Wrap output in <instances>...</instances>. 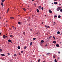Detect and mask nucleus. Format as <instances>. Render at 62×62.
I'll use <instances>...</instances> for the list:
<instances>
[{"mask_svg": "<svg viewBox=\"0 0 62 62\" xmlns=\"http://www.w3.org/2000/svg\"><path fill=\"white\" fill-rule=\"evenodd\" d=\"M3 39H5L6 38V36L5 35H3Z\"/></svg>", "mask_w": 62, "mask_h": 62, "instance_id": "5", "label": "nucleus"}, {"mask_svg": "<svg viewBox=\"0 0 62 62\" xmlns=\"http://www.w3.org/2000/svg\"><path fill=\"white\" fill-rule=\"evenodd\" d=\"M1 34H2V33L1 32L0 33V35H1Z\"/></svg>", "mask_w": 62, "mask_h": 62, "instance_id": "52", "label": "nucleus"}, {"mask_svg": "<svg viewBox=\"0 0 62 62\" xmlns=\"http://www.w3.org/2000/svg\"><path fill=\"white\" fill-rule=\"evenodd\" d=\"M49 38H52V36H51L49 37Z\"/></svg>", "mask_w": 62, "mask_h": 62, "instance_id": "37", "label": "nucleus"}, {"mask_svg": "<svg viewBox=\"0 0 62 62\" xmlns=\"http://www.w3.org/2000/svg\"><path fill=\"white\" fill-rule=\"evenodd\" d=\"M17 56V55L16 54H14V56Z\"/></svg>", "mask_w": 62, "mask_h": 62, "instance_id": "31", "label": "nucleus"}, {"mask_svg": "<svg viewBox=\"0 0 62 62\" xmlns=\"http://www.w3.org/2000/svg\"><path fill=\"white\" fill-rule=\"evenodd\" d=\"M42 62H45V61H44Z\"/></svg>", "mask_w": 62, "mask_h": 62, "instance_id": "61", "label": "nucleus"}, {"mask_svg": "<svg viewBox=\"0 0 62 62\" xmlns=\"http://www.w3.org/2000/svg\"><path fill=\"white\" fill-rule=\"evenodd\" d=\"M57 2H54V4L55 5H56V4H57Z\"/></svg>", "mask_w": 62, "mask_h": 62, "instance_id": "19", "label": "nucleus"}, {"mask_svg": "<svg viewBox=\"0 0 62 62\" xmlns=\"http://www.w3.org/2000/svg\"><path fill=\"white\" fill-rule=\"evenodd\" d=\"M60 32H59V31H58L57 32V34H60Z\"/></svg>", "mask_w": 62, "mask_h": 62, "instance_id": "14", "label": "nucleus"}, {"mask_svg": "<svg viewBox=\"0 0 62 62\" xmlns=\"http://www.w3.org/2000/svg\"><path fill=\"white\" fill-rule=\"evenodd\" d=\"M59 6H60V5H61V4H59Z\"/></svg>", "mask_w": 62, "mask_h": 62, "instance_id": "54", "label": "nucleus"}, {"mask_svg": "<svg viewBox=\"0 0 62 62\" xmlns=\"http://www.w3.org/2000/svg\"><path fill=\"white\" fill-rule=\"evenodd\" d=\"M54 39H55V37L54 38Z\"/></svg>", "mask_w": 62, "mask_h": 62, "instance_id": "57", "label": "nucleus"}, {"mask_svg": "<svg viewBox=\"0 0 62 62\" xmlns=\"http://www.w3.org/2000/svg\"><path fill=\"white\" fill-rule=\"evenodd\" d=\"M53 57L54 58H55V56H54Z\"/></svg>", "mask_w": 62, "mask_h": 62, "instance_id": "46", "label": "nucleus"}, {"mask_svg": "<svg viewBox=\"0 0 62 62\" xmlns=\"http://www.w3.org/2000/svg\"><path fill=\"white\" fill-rule=\"evenodd\" d=\"M15 30H16V27H15Z\"/></svg>", "mask_w": 62, "mask_h": 62, "instance_id": "56", "label": "nucleus"}, {"mask_svg": "<svg viewBox=\"0 0 62 62\" xmlns=\"http://www.w3.org/2000/svg\"><path fill=\"white\" fill-rule=\"evenodd\" d=\"M10 19H11V20L14 19V17H10Z\"/></svg>", "mask_w": 62, "mask_h": 62, "instance_id": "7", "label": "nucleus"}, {"mask_svg": "<svg viewBox=\"0 0 62 62\" xmlns=\"http://www.w3.org/2000/svg\"><path fill=\"white\" fill-rule=\"evenodd\" d=\"M58 59H60V58L59 57H58Z\"/></svg>", "mask_w": 62, "mask_h": 62, "instance_id": "45", "label": "nucleus"}, {"mask_svg": "<svg viewBox=\"0 0 62 62\" xmlns=\"http://www.w3.org/2000/svg\"><path fill=\"white\" fill-rule=\"evenodd\" d=\"M23 10H24V11H26V9H25V8H23Z\"/></svg>", "mask_w": 62, "mask_h": 62, "instance_id": "16", "label": "nucleus"}, {"mask_svg": "<svg viewBox=\"0 0 62 62\" xmlns=\"http://www.w3.org/2000/svg\"><path fill=\"white\" fill-rule=\"evenodd\" d=\"M41 9H42V10H43V7H42L41 8Z\"/></svg>", "mask_w": 62, "mask_h": 62, "instance_id": "27", "label": "nucleus"}, {"mask_svg": "<svg viewBox=\"0 0 62 62\" xmlns=\"http://www.w3.org/2000/svg\"><path fill=\"white\" fill-rule=\"evenodd\" d=\"M13 37V36H12V35H11L10 36V38H11V37Z\"/></svg>", "mask_w": 62, "mask_h": 62, "instance_id": "26", "label": "nucleus"}, {"mask_svg": "<svg viewBox=\"0 0 62 62\" xmlns=\"http://www.w3.org/2000/svg\"><path fill=\"white\" fill-rule=\"evenodd\" d=\"M1 5H2V7H3L4 6V4L3 2H2L1 3Z\"/></svg>", "mask_w": 62, "mask_h": 62, "instance_id": "3", "label": "nucleus"}, {"mask_svg": "<svg viewBox=\"0 0 62 62\" xmlns=\"http://www.w3.org/2000/svg\"><path fill=\"white\" fill-rule=\"evenodd\" d=\"M23 35H25V32L24 31H23Z\"/></svg>", "mask_w": 62, "mask_h": 62, "instance_id": "17", "label": "nucleus"}, {"mask_svg": "<svg viewBox=\"0 0 62 62\" xmlns=\"http://www.w3.org/2000/svg\"><path fill=\"white\" fill-rule=\"evenodd\" d=\"M1 17H0V19H1Z\"/></svg>", "mask_w": 62, "mask_h": 62, "instance_id": "50", "label": "nucleus"}, {"mask_svg": "<svg viewBox=\"0 0 62 62\" xmlns=\"http://www.w3.org/2000/svg\"><path fill=\"white\" fill-rule=\"evenodd\" d=\"M2 51V50L0 49V52H1Z\"/></svg>", "mask_w": 62, "mask_h": 62, "instance_id": "34", "label": "nucleus"}, {"mask_svg": "<svg viewBox=\"0 0 62 62\" xmlns=\"http://www.w3.org/2000/svg\"><path fill=\"white\" fill-rule=\"evenodd\" d=\"M57 0H54V1H57Z\"/></svg>", "mask_w": 62, "mask_h": 62, "instance_id": "53", "label": "nucleus"}, {"mask_svg": "<svg viewBox=\"0 0 62 62\" xmlns=\"http://www.w3.org/2000/svg\"><path fill=\"white\" fill-rule=\"evenodd\" d=\"M27 48V47L26 46H25L24 47V49H26Z\"/></svg>", "mask_w": 62, "mask_h": 62, "instance_id": "24", "label": "nucleus"}, {"mask_svg": "<svg viewBox=\"0 0 62 62\" xmlns=\"http://www.w3.org/2000/svg\"><path fill=\"white\" fill-rule=\"evenodd\" d=\"M8 35V34H6V35Z\"/></svg>", "mask_w": 62, "mask_h": 62, "instance_id": "63", "label": "nucleus"}, {"mask_svg": "<svg viewBox=\"0 0 62 62\" xmlns=\"http://www.w3.org/2000/svg\"><path fill=\"white\" fill-rule=\"evenodd\" d=\"M54 24H55V23H55V22H54Z\"/></svg>", "mask_w": 62, "mask_h": 62, "instance_id": "43", "label": "nucleus"}, {"mask_svg": "<svg viewBox=\"0 0 62 62\" xmlns=\"http://www.w3.org/2000/svg\"><path fill=\"white\" fill-rule=\"evenodd\" d=\"M31 62H32V61H31Z\"/></svg>", "mask_w": 62, "mask_h": 62, "instance_id": "60", "label": "nucleus"}, {"mask_svg": "<svg viewBox=\"0 0 62 62\" xmlns=\"http://www.w3.org/2000/svg\"><path fill=\"white\" fill-rule=\"evenodd\" d=\"M50 54V53H48L47 54H46V55H49V54Z\"/></svg>", "mask_w": 62, "mask_h": 62, "instance_id": "18", "label": "nucleus"}, {"mask_svg": "<svg viewBox=\"0 0 62 62\" xmlns=\"http://www.w3.org/2000/svg\"><path fill=\"white\" fill-rule=\"evenodd\" d=\"M7 54L9 55H10V54H9V53H7Z\"/></svg>", "mask_w": 62, "mask_h": 62, "instance_id": "35", "label": "nucleus"}, {"mask_svg": "<svg viewBox=\"0 0 62 62\" xmlns=\"http://www.w3.org/2000/svg\"><path fill=\"white\" fill-rule=\"evenodd\" d=\"M34 5H35V6H36V3H34Z\"/></svg>", "mask_w": 62, "mask_h": 62, "instance_id": "51", "label": "nucleus"}, {"mask_svg": "<svg viewBox=\"0 0 62 62\" xmlns=\"http://www.w3.org/2000/svg\"><path fill=\"white\" fill-rule=\"evenodd\" d=\"M53 42L54 43V44H55L56 42V41H53Z\"/></svg>", "mask_w": 62, "mask_h": 62, "instance_id": "9", "label": "nucleus"}, {"mask_svg": "<svg viewBox=\"0 0 62 62\" xmlns=\"http://www.w3.org/2000/svg\"><path fill=\"white\" fill-rule=\"evenodd\" d=\"M60 11L61 12H62V9H61L60 10Z\"/></svg>", "mask_w": 62, "mask_h": 62, "instance_id": "23", "label": "nucleus"}, {"mask_svg": "<svg viewBox=\"0 0 62 62\" xmlns=\"http://www.w3.org/2000/svg\"><path fill=\"white\" fill-rule=\"evenodd\" d=\"M41 42H42V43H43V42H44V40H42L41 41Z\"/></svg>", "mask_w": 62, "mask_h": 62, "instance_id": "15", "label": "nucleus"}, {"mask_svg": "<svg viewBox=\"0 0 62 62\" xmlns=\"http://www.w3.org/2000/svg\"><path fill=\"white\" fill-rule=\"evenodd\" d=\"M40 61V59H39V60H38V62H39V61Z\"/></svg>", "mask_w": 62, "mask_h": 62, "instance_id": "30", "label": "nucleus"}, {"mask_svg": "<svg viewBox=\"0 0 62 62\" xmlns=\"http://www.w3.org/2000/svg\"><path fill=\"white\" fill-rule=\"evenodd\" d=\"M18 24H21V22H18Z\"/></svg>", "mask_w": 62, "mask_h": 62, "instance_id": "25", "label": "nucleus"}, {"mask_svg": "<svg viewBox=\"0 0 62 62\" xmlns=\"http://www.w3.org/2000/svg\"><path fill=\"white\" fill-rule=\"evenodd\" d=\"M60 17H61V16H60L59 15L58 16V18H60Z\"/></svg>", "mask_w": 62, "mask_h": 62, "instance_id": "20", "label": "nucleus"}, {"mask_svg": "<svg viewBox=\"0 0 62 62\" xmlns=\"http://www.w3.org/2000/svg\"><path fill=\"white\" fill-rule=\"evenodd\" d=\"M37 39V38H33V40H35V39Z\"/></svg>", "mask_w": 62, "mask_h": 62, "instance_id": "21", "label": "nucleus"}, {"mask_svg": "<svg viewBox=\"0 0 62 62\" xmlns=\"http://www.w3.org/2000/svg\"><path fill=\"white\" fill-rule=\"evenodd\" d=\"M45 26L46 27V28H50V27L48 26L45 25Z\"/></svg>", "mask_w": 62, "mask_h": 62, "instance_id": "2", "label": "nucleus"}, {"mask_svg": "<svg viewBox=\"0 0 62 62\" xmlns=\"http://www.w3.org/2000/svg\"><path fill=\"white\" fill-rule=\"evenodd\" d=\"M32 1H34V0H32Z\"/></svg>", "mask_w": 62, "mask_h": 62, "instance_id": "62", "label": "nucleus"}, {"mask_svg": "<svg viewBox=\"0 0 62 62\" xmlns=\"http://www.w3.org/2000/svg\"><path fill=\"white\" fill-rule=\"evenodd\" d=\"M1 55H2V56H4L5 55L4 54H0Z\"/></svg>", "mask_w": 62, "mask_h": 62, "instance_id": "6", "label": "nucleus"}, {"mask_svg": "<svg viewBox=\"0 0 62 62\" xmlns=\"http://www.w3.org/2000/svg\"><path fill=\"white\" fill-rule=\"evenodd\" d=\"M60 8L59 7H58L56 9V10L57 11H59L60 9Z\"/></svg>", "mask_w": 62, "mask_h": 62, "instance_id": "1", "label": "nucleus"}, {"mask_svg": "<svg viewBox=\"0 0 62 62\" xmlns=\"http://www.w3.org/2000/svg\"><path fill=\"white\" fill-rule=\"evenodd\" d=\"M55 62H57V61H56V59H55L54 60Z\"/></svg>", "mask_w": 62, "mask_h": 62, "instance_id": "22", "label": "nucleus"}, {"mask_svg": "<svg viewBox=\"0 0 62 62\" xmlns=\"http://www.w3.org/2000/svg\"><path fill=\"white\" fill-rule=\"evenodd\" d=\"M18 54H19V55H21V54L20 53H19Z\"/></svg>", "mask_w": 62, "mask_h": 62, "instance_id": "36", "label": "nucleus"}, {"mask_svg": "<svg viewBox=\"0 0 62 62\" xmlns=\"http://www.w3.org/2000/svg\"><path fill=\"white\" fill-rule=\"evenodd\" d=\"M32 17H34V15L33 14L32 15Z\"/></svg>", "mask_w": 62, "mask_h": 62, "instance_id": "40", "label": "nucleus"}, {"mask_svg": "<svg viewBox=\"0 0 62 62\" xmlns=\"http://www.w3.org/2000/svg\"><path fill=\"white\" fill-rule=\"evenodd\" d=\"M7 25H8V24H6V26H7Z\"/></svg>", "mask_w": 62, "mask_h": 62, "instance_id": "55", "label": "nucleus"}, {"mask_svg": "<svg viewBox=\"0 0 62 62\" xmlns=\"http://www.w3.org/2000/svg\"><path fill=\"white\" fill-rule=\"evenodd\" d=\"M39 33H38V32H37V33H36V34H38Z\"/></svg>", "mask_w": 62, "mask_h": 62, "instance_id": "59", "label": "nucleus"}, {"mask_svg": "<svg viewBox=\"0 0 62 62\" xmlns=\"http://www.w3.org/2000/svg\"><path fill=\"white\" fill-rule=\"evenodd\" d=\"M57 47H59V45L58 44H57L56 45Z\"/></svg>", "mask_w": 62, "mask_h": 62, "instance_id": "4", "label": "nucleus"}, {"mask_svg": "<svg viewBox=\"0 0 62 62\" xmlns=\"http://www.w3.org/2000/svg\"><path fill=\"white\" fill-rule=\"evenodd\" d=\"M53 25H54V24Z\"/></svg>", "mask_w": 62, "mask_h": 62, "instance_id": "64", "label": "nucleus"}, {"mask_svg": "<svg viewBox=\"0 0 62 62\" xmlns=\"http://www.w3.org/2000/svg\"><path fill=\"white\" fill-rule=\"evenodd\" d=\"M12 27H13V28H14V26H12Z\"/></svg>", "mask_w": 62, "mask_h": 62, "instance_id": "44", "label": "nucleus"}, {"mask_svg": "<svg viewBox=\"0 0 62 62\" xmlns=\"http://www.w3.org/2000/svg\"><path fill=\"white\" fill-rule=\"evenodd\" d=\"M55 37H54V36H53V38H54Z\"/></svg>", "mask_w": 62, "mask_h": 62, "instance_id": "58", "label": "nucleus"}, {"mask_svg": "<svg viewBox=\"0 0 62 62\" xmlns=\"http://www.w3.org/2000/svg\"><path fill=\"white\" fill-rule=\"evenodd\" d=\"M4 1H5V0H1V1L3 2H4Z\"/></svg>", "mask_w": 62, "mask_h": 62, "instance_id": "28", "label": "nucleus"}, {"mask_svg": "<svg viewBox=\"0 0 62 62\" xmlns=\"http://www.w3.org/2000/svg\"><path fill=\"white\" fill-rule=\"evenodd\" d=\"M37 12L38 13H39V11L38 9H37Z\"/></svg>", "mask_w": 62, "mask_h": 62, "instance_id": "11", "label": "nucleus"}, {"mask_svg": "<svg viewBox=\"0 0 62 62\" xmlns=\"http://www.w3.org/2000/svg\"><path fill=\"white\" fill-rule=\"evenodd\" d=\"M9 29H10V30H11V29L10 28H9Z\"/></svg>", "mask_w": 62, "mask_h": 62, "instance_id": "41", "label": "nucleus"}, {"mask_svg": "<svg viewBox=\"0 0 62 62\" xmlns=\"http://www.w3.org/2000/svg\"><path fill=\"white\" fill-rule=\"evenodd\" d=\"M48 45L47 44H46V45L45 46H47Z\"/></svg>", "mask_w": 62, "mask_h": 62, "instance_id": "49", "label": "nucleus"}, {"mask_svg": "<svg viewBox=\"0 0 62 62\" xmlns=\"http://www.w3.org/2000/svg\"><path fill=\"white\" fill-rule=\"evenodd\" d=\"M9 8H8V11H9Z\"/></svg>", "mask_w": 62, "mask_h": 62, "instance_id": "38", "label": "nucleus"}, {"mask_svg": "<svg viewBox=\"0 0 62 62\" xmlns=\"http://www.w3.org/2000/svg\"><path fill=\"white\" fill-rule=\"evenodd\" d=\"M32 42H31L30 43V45L31 46V45H32Z\"/></svg>", "mask_w": 62, "mask_h": 62, "instance_id": "29", "label": "nucleus"}, {"mask_svg": "<svg viewBox=\"0 0 62 62\" xmlns=\"http://www.w3.org/2000/svg\"><path fill=\"white\" fill-rule=\"evenodd\" d=\"M6 38H8V37L7 36H6Z\"/></svg>", "mask_w": 62, "mask_h": 62, "instance_id": "48", "label": "nucleus"}, {"mask_svg": "<svg viewBox=\"0 0 62 62\" xmlns=\"http://www.w3.org/2000/svg\"><path fill=\"white\" fill-rule=\"evenodd\" d=\"M17 48L18 49H20V48H21V47H20V46H18L17 47Z\"/></svg>", "mask_w": 62, "mask_h": 62, "instance_id": "12", "label": "nucleus"}, {"mask_svg": "<svg viewBox=\"0 0 62 62\" xmlns=\"http://www.w3.org/2000/svg\"><path fill=\"white\" fill-rule=\"evenodd\" d=\"M58 54H60V52L59 51L58 52Z\"/></svg>", "mask_w": 62, "mask_h": 62, "instance_id": "42", "label": "nucleus"}, {"mask_svg": "<svg viewBox=\"0 0 62 62\" xmlns=\"http://www.w3.org/2000/svg\"><path fill=\"white\" fill-rule=\"evenodd\" d=\"M30 30L31 31H33V30H32V29H30Z\"/></svg>", "mask_w": 62, "mask_h": 62, "instance_id": "33", "label": "nucleus"}, {"mask_svg": "<svg viewBox=\"0 0 62 62\" xmlns=\"http://www.w3.org/2000/svg\"><path fill=\"white\" fill-rule=\"evenodd\" d=\"M21 53H23V51H21Z\"/></svg>", "mask_w": 62, "mask_h": 62, "instance_id": "32", "label": "nucleus"}, {"mask_svg": "<svg viewBox=\"0 0 62 62\" xmlns=\"http://www.w3.org/2000/svg\"><path fill=\"white\" fill-rule=\"evenodd\" d=\"M42 24H43V22H42V23H41Z\"/></svg>", "mask_w": 62, "mask_h": 62, "instance_id": "47", "label": "nucleus"}, {"mask_svg": "<svg viewBox=\"0 0 62 62\" xmlns=\"http://www.w3.org/2000/svg\"><path fill=\"white\" fill-rule=\"evenodd\" d=\"M49 13H52V11L51 10H49Z\"/></svg>", "mask_w": 62, "mask_h": 62, "instance_id": "8", "label": "nucleus"}, {"mask_svg": "<svg viewBox=\"0 0 62 62\" xmlns=\"http://www.w3.org/2000/svg\"><path fill=\"white\" fill-rule=\"evenodd\" d=\"M55 17H57V16H54Z\"/></svg>", "mask_w": 62, "mask_h": 62, "instance_id": "39", "label": "nucleus"}, {"mask_svg": "<svg viewBox=\"0 0 62 62\" xmlns=\"http://www.w3.org/2000/svg\"><path fill=\"white\" fill-rule=\"evenodd\" d=\"M8 42H11V41L10 39H9L8 40Z\"/></svg>", "mask_w": 62, "mask_h": 62, "instance_id": "13", "label": "nucleus"}, {"mask_svg": "<svg viewBox=\"0 0 62 62\" xmlns=\"http://www.w3.org/2000/svg\"><path fill=\"white\" fill-rule=\"evenodd\" d=\"M38 8H39V9H40V10L41 8V6H39L38 7Z\"/></svg>", "mask_w": 62, "mask_h": 62, "instance_id": "10", "label": "nucleus"}]
</instances>
